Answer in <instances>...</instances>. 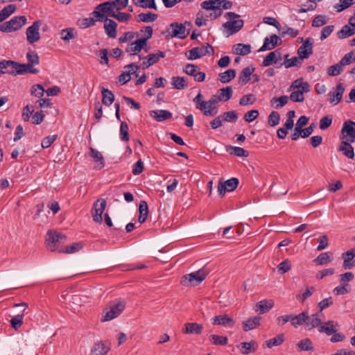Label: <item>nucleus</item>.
Returning <instances> with one entry per match:
<instances>
[{"instance_id": "f8f14e48", "label": "nucleus", "mask_w": 355, "mask_h": 355, "mask_svg": "<svg viewBox=\"0 0 355 355\" xmlns=\"http://www.w3.org/2000/svg\"><path fill=\"white\" fill-rule=\"evenodd\" d=\"M345 92V87L343 83H338L336 87L329 92V102L334 105H338L342 100L343 95Z\"/></svg>"}, {"instance_id": "bb28decb", "label": "nucleus", "mask_w": 355, "mask_h": 355, "mask_svg": "<svg viewBox=\"0 0 355 355\" xmlns=\"http://www.w3.org/2000/svg\"><path fill=\"white\" fill-rule=\"evenodd\" d=\"M306 320H307L306 311H302V313L296 315L291 314L290 322L291 324L295 328L305 323Z\"/></svg>"}, {"instance_id": "ddd939ff", "label": "nucleus", "mask_w": 355, "mask_h": 355, "mask_svg": "<svg viewBox=\"0 0 355 355\" xmlns=\"http://www.w3.org/2000/svg\"><path fill=\"white\" fill-rule=\"evenodd\" d=\"M313 39L308 37L305 40L303 44L297 49V55L300 60L308 58L313 54Z\"/></svg>"}, {"instance_id": "774afa93", "label": "nucleus", "mask_w": 355, "mask_h": 355, "mask_svg": "<svg viewBox=\"0 0 355 355\" xmlns=\"http://www.w3.org/2000/svg\"><path fill=\"white\" fill-rule=\"evenodd\" d=\"M332 123V116H325L320 120V128L321 130H325L328 128Z\"/></svg>"}, {"instance_id": "0e129e2a", "label": "nucleus", "mask_w": 355, "mask_h": 355, "mask_svg": "<svg viewBox=\"0 0 355 355\" xmlns=\"http://www.w3.org/2000/svg\"><path fill=\"white\" fill-rule=\"evenodd\" d=\"M74 29L73 28H66L63 29L60 32V37L61 39L64 41H69L71 39H73L75 37V35L73 34Z\"/></svg>"}, {"instance_id": "c756f323", "label": "nucleus", "mask_w": 355, "mask_h": 355, "mask_svg": "<svg viewBox=\"0 0 355 355\" xmlns=\"http://www.w3.org/2000/svg\"><path fill=\"white\" fill-rule=\"evenodd\" d=\"M236 71L235 69H230L225 72L220 73L218 80L222 83H228L236 77Z\"/></svg>"}, {"instance_id": "69168bd1", "label": "nucleus", "mask_w": 355, "mask_h": 355, "mask_svg": "<svg viewBox=\"0 0 355 355\" xmlns=\"http://www.w3.org/2000/svg\"><path fill=\"white\" fill-rule=\"evenodd\" d=\"M256 101V98L253 94H247L243 96L239 100V105L241 106H244L248 104H253Z\"/></svg>"}, {"instance_id": "338daca9", "label": "nucleus", "mask_w": 355, "mask_h": 355, "mask_svg": "<svg viewBox=\"0 0 355 355\" xmlns=\"http://www.w3.org/2000/svg\"><path fill=\"white\" fill-rule=\"evenodd\" d=\"M26 58L28 59V64H31V67L39 63V57L34 51L28 52L26 53Z\"/></svg>"}, {"instance_id": "4c0bfd02", "label": "nucleus", "mask_w": 355, "mask_h": 355, "mask_svg": "<svg viewBox=\"0 0 355 355\" xmlns=\"http://www.w3.org/2000/svg\"><path fill=\"white\" fill-rule=\"evenodd\" d=\"M209 340L212 345L218 346H225L228 343L227 336H218L216 334H211L209 336Z\"/></svg>"}, {"instance_id": "5fc2aeb1", "label": "nucleus", "mask_w": 355, "mask_h": 355, "mask_svg": "<svg viewBox=\"0 0 355 355\" xmlns=\"http://www.w3.org/2000/svg\"><path fill=\"white\" fill-rule=\"evenodd\" d=\"M280 121V115L276 111H272L269 114L268 117V124L272 126H276L279 123Z\"/></svg>"}, {"instance_id": "9d476101", "label": "nucleus", "mask_w": 355, "mask_h": 355, "mask_svg": "<svg viewBox=\"0 0 355 355\" xmlns=\"http://www.w3.org/2000/svg\"><path fill=\"white\" fill-rule=\"evenodd\" d=\"M239 185V179H227L225 181H220L218 185L219 196H223L226 192L233 191Z\"/></svg>"}, {"instance_id": "4468645a", "label": "nucleus", "mask_w": 355, "mask_h": 355, "mask_svg": "<svg viewBox=\"0 0 355 355\" xmlns=\"http://www.w3.org/2000/svg\"><path fill=\"white\" fill-rule=\"evenodd\" d=\"M354 17H351L349 19L348 24L345 25L342 29L338 32L337 35L340 39L349 37L355 34V23H352Z\"/></svg>"}, {"instance_id": "39448f33", "label": "nucleus", "mask_w": 355, "mask_h": 355, "mask_svg": "<svg viewBox=\"0 0 355 355\" xmlns=\"http://www.w3.org/2000/svg\"><path fill=\"white\" fill-rule=\"evenodd\" d=\"M340 139L355 141V122L347 120L344 122L340 135Z\"/></svg>"}, {"instance_id": "7ed1b4c3", "label": "nucleus", "mask_w": 355, "mask_h": 355, "mask_svg": "<svg viewBox=\"0 0 355 355\" xmlns=\"http://www.w3.org/2000/svg\"><path fill=\"white\" fill-rule=\"evenodd\" d=\"M26 22L25 16L15 17L8 21L0 24V31L11 33L20 29Z\"/></svg>"}, {"instance_id": "c03bdc74", "label": "nucleus", "mask_w": 355, "mask_h": 355, "mask_svg": "<svg viewBox=\"0 0 355 355\" xmlns=\"http://www.w3.org/2000/svg\"><path fill=\"white\" fill-rule=\"evenodd\" d=\"M114 3L112 1L102 3L97 6V9L101 10L104 13H107L108 16L111 17L112 13H114Z\"/></svg>"}, {"instance_id": "09e8293b", "label": "nucleus", "mask_w": 355, "mask_h": 355, "mask_svg": "<svg viewBox=\"0 0 355 355\" xmlns=\"http://www.w3.org/2000/svg\"><path fill=\"white\" fill-rule=\"evenodd\" d=\"M284 65L286 69L293 67H300L302 64V62L299 56L293 57L291 59L288 58V55H286L284 56Z\"/></svg>"}, {"instance_id": "a211bd4d", "label": "nucleus", "mask_w": 355, "mask_h": 355, "mask_svg": "<svg viewBox=\"0 0 355 355\" xmlns=\"http://www.w3.org/2000/svg\"><path fill=\"white\" fill-rule=\"evenodd\" d=\"M203 330V325L197 322H188L184 324L182 332L185 334L200 335Z\"/></svg>"}, {"instance_id": "f03ea898", "label": "nucleus", "mask_w": 355, "mask_h": 355, "mask_svg": "<svg viewBox=\"0 0 355 355\" xmlns=\"http://www.w3.org/2000/svg\"><path fill=\"white\" fill-rule=\"evenodd\" d=\"M208 275V271L205 268H201L196 272L184 275L181 284L186 286H194L200 284Z\"/></svg>"}, {"instance_id": "473e14b6", "label": "nucleus", "mask_w": 355, "mask_h": 355, "mask_svg": "<svg viewBox=\"0 0 355 355\" xmlns=\"http://www.w3.org/2000/svg\"><path fill=\"white\" fill-rule=\"evenodd\" d=\"M102 103L106 106H110L114 101V94L108 89H102Z\"/></svg>"}, {"instance_id": "ea45409f", "label": "nucleus", "mask_w": 355, "mask_h": 355, "mask_svg": "<svg viewBox=\"0 0 355 355\" xmlns=\"http://www.w3.org/2000/svg\"><path fill=\"white\" fill-rule=\"evenodd\" d=\"M234 50L237 55H246L251 52V46L250 44L239 43L234 46Z\"/></svg>"}, {"instance_id": "f257e3e1", "label": "nucleus", "mask_w": 355, "mask_h": 355, "mask_svg": "<svg viewBox=\"0 0 355 355\" xmlns=\"http://www.w3.org/2000/svg\"><path fill=\"white\" fill-rule=\"evenodd\" d=\"M124 300H119L110 302L102 313L101 321L106 322L117 318L124 310Z\"/></svg>"}, {"instance_id": "393cba45", "label": "nucleus", "mask_w": 355, "mask_h": 355, "mask_svg": "<svg viewBox=\"0 0 355 355\" xmlns=\"http://www.w3.org/2000/svg\"><path fill=\"white\" fill-rule=\"evenodd\" d=\"M254 70L255 68L252 65L243 68L239 76V84L242 85L246 84L250 80V76L253 73Z\"/></svg>"}, {"instance_id": "1a4fd4ad", "label": "nucleus", "mask_w": 355, "mask_h": 355, "mask_svg": "<svg viewBox=\"0 0 355 355\" xmlns=\"http://www.w3.org/2000/svg\"><path fill=\"white\" fill-rule=\"evenodd\" d=\"M42 25V21L38 20L33 22V24L29 26L26 30V38L27 41L30 44H33L40 39V28Z\"/></svg>"}, {"instance_id": "13d9d810", "label": "nucleus", "mask_w": 355, "mask_h": 355, "mask_svg": "<svg viewBox=\"0 0 355 355\" xmlns=\"http://www.w3.org/2000/svg\"><path fill=\"white\" fill-rule=\"evenodd\" d=\"M331 261V259L329 257L328 252L319 254L315 259L314 262L316 265H324Z\"/></svg>"}, {"instance_id": "bf43d9fd", "label": "nucleus", "mask_w": 355, "mask_h": 355, "mask_svg": "<svg viewBox=\"0 0 355 355\" xmlns=\"http://www.w3.org/2000/svg\"><path fill=\"white\" fill-rule=\"evenodd\" d=\"M165 53L164 51H158L157 53L149 54L146 58L150 62V64H154L159 61V58H164Z\"/></svg>"}, {"instance_id": "e2e57ef3", "label": "nucleus", "mask_w": 355, "mask_h": 355, "mask_svg": "<svg viewBox=\"0 0 355 355\" xmlns=\"http://www.w3.org/2000/svg\"><path fill=\"white\" fill-rule=\"evenodd\" d=\"M291 268V264L288 259H285L277 266L278 272L281 274H284L288 272Z\"/></svg>"}, {"instance_id": "864d4df0", "label": "nucleus", "mask_w": 355, "mask_h": 355, "mask_svg": "<svg viewBox=\"0 0 355 355\" xmlns=\"http://www.w3.org/2000/svg\"><path fill=\"white\" fill-rule=\"evenodd\" d=\"M83 248L81 243H74L69 246H67L65 250H59V252H64L67 254H72L78 252Z\"/></svg>"}, {"instance_id": "a878e982", "label": "nucleus", "mask_w": 355, "mask_h": 355, "mask_svg": "<svg viewBox=\"0 0 355 355\" xmlns=\"http://www.w3.org/2000/svg\"><path fill=\"white\" fill-rule=\"evenodd\" d=\"M281 59V53L278 50H275L269 53L263 59L262 62L263 67H268L273 64H276Z\"/></svg>"}, {"instance_id": "a18cd8bd", "label": "nucleus", "mask_w": 355, "mask_h": 355, "mask_svg": "<svg viewBox=\"0 0 355 355\" xmlns=\"http://www.w3.org/2000/svg\"><path fill=\"white\" fill-rule=\"evenodd\" d=\"M285 340V336L284 334H279L276 337L268 340L266 341V345L268 348H272L275 346H279L281 345Z\"/></svg>"}, {"instance_id": "37998d69", "label": "nucleus", "mask_w": 355, "mask_h": 355, "mask_svg": "<svg viewBox=\"0 0 355 355\" xmlns=\"http://www.w3.org/2000/svg\"><path fill=\"white\" fill-rule=\"evenodd\" d=\"M90 156L97 163L98 168H101L104 166V160L102 154L94 148H90Z\"/></svg>"}, {"instance_id": "aec40b11", "label": "nucleus", "mask_w": 355, "mask_h": 355, "mask_svg": "<svg viewBox=\"0 0 355 355\" xmlns=\"http://www.w3.org/2000/svg\"><path fill=\"white\" fill-rule=\"evenodd\" d=\"M18 62L12 60H3L0 61V69L3 70L4 73L17 75V69Z\"/></svg>"}, {"instance_id": "3c124183", "label": "nucleus", "mask_w": 355, "mask_h": 355, "mask_svg": "<svg viewBox=\"0 0 355 355\" xmlns=\"http://www.w3.org/2000/svg\"><path fill=\"white\" fill-rule=\"evenodd\" d=\"M128 130H129V128H128V125L127 123L125 121H122L121 123V125H120L119 133H120L121 139L123 141H129L130 137H129Z\"/></svg>"}, {"instance_id": "603ef678", "label": "nucleus", "mask_w": 355, "mask_h": 355, "mask_svg": "<svg viewBox=\"0 0 355 355\" xmlns=\"http://www.w3.org/2000/svg\"><path fill=\"white\" fill-rule=\"evenodd\" d=\"M141 21L148 23L155 21L157 19V15L148 12L147 13H141L138 15Z\"/></svg>"}, {"instance_id": "8fccbe9b", "label": "nucleus", "mask_w": 355, "mask_h": 355, "mask_svg": "<svg viewBox=\"0 0 355 355\" xmlns=\"http://www.w3.org/2000/svg\"><path fill=\"white\" fill-rule=\"evenodd\" d=\"M274 305L272 300H262L257 303L256 306L262 313H264L270 310Z\"/></svg>"}, {"instance_id": "cd10ccee", "label": "nucleus", "mask_w": 355, "mask_h": 355, "mask_svg": "<svg viewBox=\"0 0 355 355\" xmlns=\"http://www.w3.org/2000/svg\"><path fill=\"white\" fill-rule=\"evenodd\" d=\"M243 20L238 19L233 21H228L223 24L225 28L229 29L231 33H235L239 31L243 26Z\"/></svg>"}, {"instance_id": "2eb2a0df", "label": "nucleus", "mask_w": 355, "mask_h": 355, "mask_svg": "<svg viewBox=\"0 0 355 355\" xmlns=\"http://www.w3.org/2000/svg\"><path fill=\"white\" fill-rule=\"evenodd\" d=\"M355 248L343 253V268L345 270L352 269L355 266Z\"/></svg>"}, {"instance_id": "9b49d317", "label": "nucleus", "mask_w": 355, "mask_h": 355, "mask_svg": "<svg viewBox=\"0 0 355 355\" xmlns=\"http://www.w3.org/2000/svg\"><path fill=\"white\" fill-rule=\"evenodd\" d=\"M110 350L108 340H98L94 343L90 350V355H107Z\"/></svg>"}, {"instance_id": "0eeeda50", "label": "nucleus", "mask_w": 355, "mask_h": 355, "mask_svg": "<svg viewBox=\"0 0 355 355\" xmlns=\"http://www.w3.org/2000/svg\"><path fill=\"white\" fill-rule=\"evenodd\" d=\"M167 32L172 37H178L180 39L186 38L189 34V30L186 28L185 25L178 22L171 23Z\"/></svg>"}, {"instance_id": "2f4dec72", "label": "nucleus", "mask_w": 355, "mask_h": 355, "mask_svg": "<svg viewBox=\"0 0 355 355\" xmlns=\"http://www.w3.org/2000/svg\"><path fill=\"white\" fill-rule=\"evenodd\" d=\"M218 99L220 101H227L230 100L233 94L232 88L230 86L223 87L218 91Z\"/></svg>"}, {"instance_id": "423d86ee", "label": "nucleus", "mask_w": 355, "mask_h": 355, "mask_svg": "<svg viewBox=\"0 0 355 355\" xmlns=\"http://www.w3.org/2000/svg\"><path fill=\"white\" fill-rule=\"evenodd\" d=\"M214 53V48L208 43H205L204 46L195 47L189 51V60H193L200 58L206 55H213Z\"/></svg>"}, {"instance_id": "052dcab7", "label": "nucleus", "mask_w": 355, "mask_h": 355, "mask_svg": "<svg viewBox=\"0 0 355 355\" xmlns=\"http://www.w3.org/2000/svg\"><path fill=\"white\" fill-rule=\"evenodd\" d=\"M223 121L235 122L238 119V115L235 111H228L221 114Z\"/></svg>"}, {"instance_id": "58836bf2", "label": "nucleus", "mask_w": 355, "mask_h": 355, "mask_svg": "<svg viewBox=\"0 0 355 355\" xmlns=\"http://www.w3.org/2000/svg\"><path fill=\"white\" fill-rule=\"evenodd\" d=\"M201 7L207 10H216L220 9L221 2L220 0L205 1L201 3Z\"/></svg>"}, {"instance_id": "c85d7f7f", "label": "nucleus", "mask_w": 355, "mask_h": 355, "mask_svg": "<svg viewBox=\"0 0 355 355\" xmlns=\"http://www.w3.org/2000/svg\"><path fill=\"white\" fill-rule=\"evenodd\" d=\"M261 318L259 316H254L250 318L247 320L243 322V331H248L254 329L260 325Z\"/></svg>"}, {"instance_id": "de8ad7c7", "label": "nucleus", "mask_w": 355, "mask_h": 355, "mask_svg": "<svg viewBox=\"0 0 355 355\" xmlns=\"http://www.w3.org/2000/svg\"><path fill=\"white\" fill-rule=\"evenodd\" d=\"M134 3L142 8L157 9L155 0H134Z\"/></svg>"}, {"instance_id": "dca6fc26", "label": "nucleus", "mask_w": 355, "mask_h": 355, "mask_svg": "<svg viewBox=\"0 0 355 355\" xmlns=\"http://www.w3.org/2000/svg\"><path fill=\"white\" fill-rule=\"evenodd\" d=\"M281 39L276 35H272L270 37L265 38L263 44L260 48L259 51H264L266 50L273 49L276 46L281 44Z\"/></svg>"}, {"instance_id": "49530a36", "label": "nucleus", "mask_w": 355, "mask_h": 355, "mask_svg": "<svg viewBox=\"0 0 355 355\" xmlns=\"http://www.w3.org/2000/svg\"><path fill=\"white\" fill-rule=\"evenodd\" d=\"M298 350L300 351H313L314 347L311 340L309 338H304L301 340L297 345Z\"/></svg>"}, {"instance_id": "4be33fe9", "label": "nucleus", "mask_w": 355, "mask_h": 355, "mask_svg": "<svg viewBox=\"0 0 355 355\" xmlns=\"http://www.w3.org/2000/svg\"><path fill=\"white\" fill-rule=\"evenodd\" d=\"M336 327H338L337 322L334 324V321L329 320L327 322L322 323V324L320 326L318 329V331L320 333H325L327 336H331L338 331Z\"/></svg>"}, {"instance_id": "6ab92c4d", "label": "nucleus", "mask_w": 355, "mask_h": 355, "mask_svg": "<svg viewBox=\"0 0 355 355\" xmlns=\"http://www.w3.org/2000/svg\"><path fill=\"white\" fill-rule=\"evenodd\" d=\"M146 45V39H139L126 47V52L130 55H136L140 52L142 49Z\"/></svg>"}, {"instance_id": "f3484780", "label": "nucleus", "mask_w": 355, "mask_h": 355, "mask_svg": "<svg viewBox=\"0 0 355 355\" xmlns=\"http://www.w3.org/2000/svg\"><path fill=\"white\" fill-rule=\"evenodd\" d=\"M214 325H223L227 327H233L235 321L227 314L219 315L212 318Z\"/></svg>"}, {"instance_id": "79ce46f5", "label": "nucleus", "mask_w": 355, "mask_h": 355, "mask_svg": "<svg viewBox=\"0 0 355 355\" xmlns=\"http://www.w3.org/2000/svg\"><path fill=\"white\" fill-rule=\"evenodd\" d=\"M171 85L174 89L179 90L184 89L188 87L186 79L184 77L180 76L173 77Z\"/></svg>"}, {"instance_id": "f704fd0d", "label": "nucleus", "mask_w": 355, "mask_h": 355, "mask_svg": "<svg viewBox=\"0 0 355 355\" xmlns=\"http://www.w3.org/2000/svg\"><path fill=\"white\" fill-rule=\"evenodd\" d=\"M193 101L196 103V109L200 110L203 114L209 108V104L207 101L202 100V95L200 92L198 95L193 99Z\"/></svg>"}, {"instance_id": "72a5a7b5", "label": "nucleus", "mask_w": 355, "mask_h": 355, "mask_svg": "<svg viewBox=\"0 0 355 355\" xmlns=\"http://www.w3.org/2000/svg\"><path fill=\"white\" fill-rule=\"evenodd\" d=\"M288 101L287 96H282L280 97H273L270 99V105L276 110H279L284 107Z\"/></svg>"}, {"instance_id": "b1692460", "label": "nucleus", "mask_w": 355, "mask_h": 355, "mask_svg": "<svg viewBox=\"0 0 355 355\" xmlns=\"http://www.w3.org/2000/svg\"><path fill=\"white\" fill-rule=\"evenodd\" d=\"M149 114L151 117L159 122L169 119L172 117V113L164 110H152L149 112Z\"/></svg>"}, {"instance_id": "6e6552de", "label": "nucleus", "mask_w": 355, "mask_h": 355, "mask_svg": "<svg viewBox=\"0 0 355 355\" xmlns=\"http://www.w3.org/2000/svg\"><path fill=\"white\" fill-rule=\"evenodd\" d=\"M106 205V200L103 198H99L94 202L92 209V214L96 223H101L103 220L102 214L105 209Z\"/></svg>"}, {"instance_id": "680f3d73", "label": "nucleus", "mask_w": 355, "mask_h": 355, "mask_svg": "<svg viewBox=\"0 0 355 355\" xmlns=\"http://www.w3.org/2000/svg\"><path fill=\"white\" fill-rule=\"evenodd\" d=\"M23 315L18 314L10 320V324L13 329L17 330L23 324Z\"/></svg>"}, {"instance_id": "7c9ffc66", "label": "nucleus", "mask_w": 355, "mask_h": 355, "mask_svg": "<svg viewBox=\"0 0 355 355\" xmlns=\"http://www.w3.org/2000/svg\"><path fill=\"white\" fill-rule=\"evenodd\" d=\"M139 216L138 220L140 223H144L147 219L148 214V204L145 200H141L139 206Z\"/></svg>"}, {"instance_id": "412c9836", "label": "nucleus", "mask_w": 355, "mask_h": 355, "mask_svg": "<svg viewBox=\"0 0 355 355\" xmlns=\"http://www.w3.org/2000/svg\"><path fill=\"white\" fill-rule=\"evenodd\" d=\"M352 143V141L348 140H342L338 147L339 151H341L343 154L349 159H353L354 157V151L351 144Z\"/></svg>"}, {"instance_id": "a19ab883", "label": "nucleus", "mask_w": 355, "mask_h": 355, "mask_svg": "<svg viewBox=\"0 0 355 355\" xmlns=\"http://www.w3.org/2000/svg\"><path fill=\"white\" fill-rule=\"evenodd\" d=\"M255 344L256 343L254 341H251L250 343L243 342L238 345L237 347L243 354H249L250 353L255 351V348L254 347Z\"/></svg>"}, {"instance_id": "20e7f679", "label": "nucleus", "mask_w": 355, "mask_h": 355, "mask_svg": "<svg viewBox=\"0 0 355 355\" xmlns=\"http://www.w3.org/2000/svg\"><path fill=\"white\" fill-rule=\"evenodd\" d=\"M66 239V235L56 231L49 230L46 238V247L51 252L56 251L58 250L57 243L65 241Z\"/></svg>"}, {"instance_id": "c9c22d12", "label": "nucleus", "mask_w": 355, "mask_h": 355, "mask_svg": "<svg viewBox=\"0 0 355 355\" xmlns=\"http://www.w3.org/2000/svg\"><path fill=\"white\" fill-rule=\"evenodd\" d=\"M305 324L311 328L320 327L322 321L318 313L312 314L311 316L307 314V320H306Z\"/></svg>"}, {"instance_id": "4d7b16f0", "label": "nucleus", "mask_w": 355, "mask_h": 355, "mask_svg": "<svg viewBox=\"0 0 355 355\" xmlns=\"http://www.w3.org/2000/svg\"><path fill=\"white\" fill-rule=\"evenodd\" d=\"M355 61V53L354 51H351L344 55V57L340 60V64L343 67L349 65Z\"/></svg>"}, {"instance_id": "5701e85b", "label": "nucleus", "mask_w": 355, "mask_h": 355, "mask_svg": "<svg viewBox=\"0 0 355 355\" xmlns=\"http://www.w3.org/2000/svg\"><path fill=\"white\" fill-rule=\"evenodd\" d=\"M116 28L117 24L116 21L110 19H105L104 28L109 37L112 39L116 37Z\"/></svg>"}, {"instance_id": "6e6d98bb", "label": "nucleus", "mask_w": 355, "mask_h": 355, "mask_svg": "<svg viewBox=\"0 0 355 355\" xmlns=\"http://www.w3.org/2000/svg\"><path fill=\"white\" fill-rule=\"evenodd\" d=\"M343 71V66L340 64V62H338L328 68L327 73L330 76H336L340 74Z\"/></svg>"}, {"instance_id": "e433bc0d", "label": "nucleus", "mask_w": 355, "mask_h": 355, "mask_svg": "<svg viewBox=\"0 0 355 355\" xmlns=\"http://www.w3.org/2000/svg\"><path fill=\"white\" fill-rule=\"evenodd\" d=\"M69 304L73 310L78 306H80L85 301L82 296L79 294L70 295L68 296Z\"/></svg>"}]
</instances>
